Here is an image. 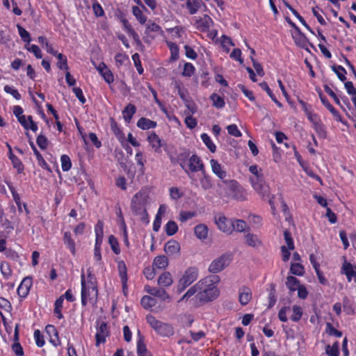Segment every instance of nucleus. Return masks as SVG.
I'll use <instances>...</instances> for the list:
<instances>
[{"instance_id": "f8f14e48", "label": "nucleus", "mask_w": 356, "mask_h": 356, "mask_svg": "<svg viewBox=\"0 0 356 356\" xmlns=\"http://www.w3.org/2000/svg\"><path fill=\"white\" fill-rule=\"evenodd\" d=\"M108 335V326L106 323L102 322L97 328V333L95 334L96 345L99 346L100 343H104Z\"/></svg>"}, {"instance_id": "2f4dec72", "label": "nucleus", "mask_w": 356, "mask_h": 356, "mask_svg": "<svg viewBox=\"0 0 356 356\" xmlns=\"http://www.w3.org/2000/svg\"><path fill=\"white\" fill-rule=\"evenodd\" d=\"M245 243L250 247L257 248L261 245V241L257 235L253 234H247L245 235Z\"/></svg>"}, {"instance_id": "4d7b16f0", "label": "nucleus", "mask_w": 356, "mask_h": 356, "mask_svg": "<svg viewBox=\"0 0 356 356\" xmlns=\"http://www.w3.org/2000/svg\"><path fill=\"white\" fill-rule=\"evenodd\" d=\"M168 47L171 51V57L174 60H177L179 58V48L178 46L172 42H168Z\"/></svg>"}, {"instance_id": "e2e57ef3", "label": "nucleus", "mask_w": 356, "mask_h": 356, "mask_svg": "<svg viewBox=\"0 0 356 356\" xmlns=\"http://www.w3.org/2000/svg\"><path fill=\"white\" fill-rule=\"evenodd\" d=\"M33 335L37 346L38 347H42L44 345L45 342L40 331L39 330H35Z\"/></svg>"}, {"instance_id": "4468645a", "label": "nucleus", "mask_w": 356, "mask_h": 356, "mask_svg": "<svg viewBox=\"0 0 356 356\" xmlns=\"http://www.w3.org/2000/svg\"><path fill=\"white\" fill-rule=\"evenodd\" d=\"M32 286V280L30 277L23 279L17 288V293L22 298H25L29 294V290Z\"/></svg>"}, {"instance_id": "ea45409f", "label": "nucleus", "mask_w": 356, "mask_h": 356, "mask_svg": "<svg viewBox=\"0 0 356 356\" xmlns=\"http://www.w3.org/2000/svg\"><path fill=\"white\" fill-rule=\"evenodd\" d=\"M31 146L34 152V154L35 155V156L37 158L39 165L44 169H47L48 165H47V162L43 159L42 156L40 154V153L36 149L35 146L34 145V144L33 143H31Z\"/></svg>"}, {"instance_id": "0eeeda50", "label": "nucleus", "mask_w": 356, "mask_h": 356, "mask_svg": "<svg viewBox=\"0 0 356 356\" xmlns=\"http://www.w3.org/2000/svg\"><path fill=\"white\" fill-rule=\"evenodd\" d=\"M231 260L232 255L230 254H223L212 261L209 266V271L212 273H219L229 265Z\"/></svg>"}, {"instance_id": "f704fd0d", "label": "nucleus", "mask_w": 356, "mask_h": 356, "mask_svg": "<svg viewBox=\"0 0 356 356\" xmlns=\"http://www.w3.org/2000/svg\"><path fill=\"white\" fill-rule=\"evenodd\" d=\"M202 177L200 178L202 188L204 190H208L212 188L213 184L209 175L206 173L205 170L202 171Z\"/></svg>"}, {"instance_id": "f257e3e1", "label": "nucleus", "mask_w": 356, "mask_h": 356, "mask_svg": "<svg viewBox=\"0 0 356 356\" xmlns=\"http://www.w3.org/2000/svg\"><path fill=\"white\" fill-rule=\"evenodd\" d=\"M216 193L221 197H230L237 200H244L245 196L243 188L233 179H225L217 183Z\"/></svg>"}, {"instance_id": "c03bdc74", "label": "nucleus", "mask_w": 356, "mask_h": 356, "mask_svg": "<svg viewBox=\"0 0 356 356\" xmlns=\"http://www.w3.org/2000/svg\"><path fill=\"white\" fill-rule=\"evenodd\" d=\"M211 99L212 100L213 105L215 107L218 108H222L225 106V103L223 98L218 95L217 94H212L211 95Z\"/></svg>"}, {"instance_id": "79ce46f5", "label": "nucleus", "mask_w": 356, "mask_h": 356, "mask_svg": "<svg viewBox=\"0 0 356 356\" xmlns=\"http://www.w3.org/2000/svg\"><path fill=\"white\" fill-rule=\"evenodd\" d=\"M165 232L168 236H172L177 233L178 226L175 221L170 220L165 227Z\"/></svg>"}, {"instance_id": "5fc2aeb1", "label": "nucleus", "mask_w": 356, "mask_h": 356, "mask_svg": "<svg viewBox=\"0 0 356 356\" xmlns=\"http://www.w3.org/2000/svg\"><path fill=\"white\" fill-rule=\"evenodd\" d=\"M314 128L320 137L325 138L326 136V131L322 123L318 121L314 122Z\"/></svg>"}, {"instance_id": "0e129e2a", "label": "nucleus", "mask_w": 356, "mask_h": 356, "mask_svg": "<svg viewBox=\"0 0 356 356\" xmlns=\"http://www.w3.org/2000/svg\"><path fill=\"white\" fill-rule=\"evenodd\" d=\"M291 311L290 307H284L278 312V318L282 322H286L287 313Z\"/></svg>"}, {"instance_id": "2eb2a0df", "label": "nucleus", "mask_w": 356, "mask_h": 356, "mask_svg": "<svg viewBox=\"0 0 356 356\" xmlns=\"http://www.w3.org/2000/svg\"><path fill=\"white\" fill-rule=\"evenodd\" d=\"M97 69L106 83L110 84L113 82V81H114L113 75L111 71L108 68V67L104 63H101L99 65V66L97 67Z\"/></svg>"}, {"instance_id": "6ab92c4d", "label": "nucleus", "mask_w": 356, "mask_h": 356, "mask_svg": "<svg viewBox=\"0 0 356 356\" xmlns=\"http://www.w3.org/2000/svg\"><path fill=\"white\" fill-rule=\"evenodd\" d=\"M341 273L346 275L348 282L353 280L356 283V270L351 264L345 262L342 266Z\"/></svg>"}, {"instance_id": "7ed1b4c3", "label": "nucleus", "mask_w": 356, "mask_h": 356, "mask_svg": "<svg viewBox=\"0 0 356 356\" xmlns=\"http://www.w3.org/2000/svg\"><path fill=\"white\" fill-rule=\"evenodd\" d=\"M198 277V270L195 267H190L187 268L180 280H179L177 291L181 293L184 290L194 282Z\"/></svg>"}, {"instance_id": "8fccbe9b", "label": "nucleus", "mask_w": 356, "mask_h": 356, "mask_svg": "<svg viewBox=\"0 0 356 356\" xmlns=\"http://www.w3.org/2000/svg\"><path fill=\"white\" fill-rule=\"evenodd\" d=\"M17 28L22 40L25 42L29 43L31 40L29 33L19 24L17 25Z\"/></svg>"}, {"instance_id": "423d86ee", "label": "nucleus", "mask_w": 356, "mask_h": 356, "mask_svg": "<svg viewBox=\"0 0 356 356\" xmlns=\"http://www.w3.org/2000/svg\"><path fill=\"white\" fill-rule=\"evenodd\" d=\"M148 197V192L145 189H142L136 193L131 200V207L132 211L134 213H144Z\"/></svg>"}, {"instance_id": "c756f323", "label": "nucleus", "mask_w": 356, "mask_h": 356, "mask_svg": "<svg viewBox=\"0 0 356 356\" xmlns=\"http://www.w3.org/2000/svg\"><path fill=\"white\" fill-rule=\"evenodd\" d=\"M118 268L123 287L124 288L127 282V270L125 263L123 261H120L118 263Z\"/></svg>"}, {"instance_id": "338daca9", "label": "nucleus", "mask_w": 356, "mask_h": 356, "mask_svg": "<svg viewBox=\"0 0 356 356\" xmlns=\"http://www.w3.org/2000/svg\"><path fill=\"white\" fill-rule=\"evenodd\" d=\"M4 91L6 93L10 94L16 99H21V95L19 93V92L11 86H9L8 85L5 86Z\"/></svg>"}, {"instance_id": "680f3d73", "label": "nucleus", "mask_w": 356, "mask_h": 356, "mask_svg": "<svg viewBox=\"0 0 356 356\" xmlns=\"http://www.w3.org/2000/svg\"><path fill=\"white\" fill-rule=\"evenodd\" d=\"M284 240L287 244L288 249L290 250H293L295 247H294L293 238L291 236V233L289 232V231L285 230L284 232Z\"/></svg>"}, {"instance_id": "bf43d9fd", "label": "nucleus", "mask_w": 356, "mask_h": 356, "mask_svg": "<svg viewBox=\"0 0 356 356\" xmlns=\"http://www.w3.org/2000/svg\"><path fill=\"white\" fill-rule=\"evenodd\" d=\"M326 353L330 356H339V345L336 342L333 346L326 347Z\"/></svg>"}, {"instance_id": "603ef678", "label": "nucleus", "mask_w": 356, "mask_h": 356, "mask_svg": "<svg viewBox=\"0 0 356 356\" xmlns=\"http://www.w3.org/2000/svg\"><path fill=\"white\" fill-rule=\"evenodd\" d=\"M108 243L111 247L112 250L114 252V253H115L116 254H120V249L119 248V243H118L117 238L114 236L111 235L109 236Z\"/></svg>"}, {"instance_id": "9d476101", "label": "nucleus", "mask_w": 356, "mask_h": 356, "mask_svg": "<svg viewBox=\"0 0 356 356\" xmlns=\"http://www.w3.org/2000/svg\"><path fill=\"white\" fill-rule=\"evenodd\" d=\"M252 186L254 189L262 197L269 196V188L265 184L261 177H254L250 178Z\"/></svg>"}, {"instance_id": "58836bf2", "label": "nucleus", "mask_w": 356, "mask_h": 356, "mask_svg": "<svg viewBox=\"0 0 356 356\" xmlns=\"http://www.w3.org/2000/svg\"><path fill=\"white\" fill-rule=\"evenodd\" d=\"M260 87L265 90L267 94L269 95V97L271 98V99L279 106L282 107V104L277 99L270 88L268 87L266 82H261L259 83Z\"/></svg>"}, {"instance_id": "412c9836", "label": "nucleus", "mask_w": 356, "mask_h": 356, "mask_svg": "<svg viewBox=\"0 0 356 356\" xmlns=\"http://www.w3.org/2000/svg\"><path fill=\"white\" fill-rule=\"evenodd\" d=\"M164 251L168 255H175L179 252L180 245L177 241L170 240L165 244Z\"/></svg>"}, {"instance_id": "473e14b6", "label": "nucleus", "mask_w": 356, "mask_h": 356, "mask_svg": "<svg viewBox=\"0 0 356 356\" xmlns=\"http://www.w3.org/2000/svg\"><path fill=\"white\" fill-rule=\"evenodd\" d=\"M195 234L200 240L205 239L208 235V228L205 225L200 224L195 227Z\"/></svg>"}, {"instance_id": "39448f33", "label": "nucleus", "mask_w": 356, "mask_h": 356, "mask_svg": "<svg viewBox=\"0 0 356 356\" xmlns=\"http://www.w3.org/2000/svg\"><path fill=\"white\" fill-rule=\"evenodd\" d=\"M81 304L86 306L88 300L96 298L97 296V289L92 282L86 284L84 273L81 274Z\"/></svg>"}, {"instance_id": "393cba45", "label": "nucleus", "mask_w": 356, "mask_h": 356, "mask_svg": "<svg viewBox=\"0 0 356 356\" xmlns=\"http://www.w3.org/2000/svg\"><path fill=\"white\" fill-rule=\"evenodd\" d=\"M151 32L156 33L161 35H163L162 28L152 20H149L146 24L145 33L149 34Z\"/></svg>"}, {"instance_id": "49530a36", "label": "nucleus", "mask_w": 356, "mask_h": 356, "mask_svg": "<svg viewBox=\"0 0 356 356\" xmlns=\"http://www.w3.org/2000/svg\"><path fill=\"white\" fill-rule=\"evenodd\" d=\"M332 70L336 73L338 78L344 81L346 79L345 74H346V70L341 65H332Z\"/></svg>"}, {"instance_id": "5701e85b", "label": "nucleus", "mask_w": 356, "mask_h": 356, "mask_svg": "<svg viewBox=\"0 0 356 356\" xmlns=\"http://www.w3.org/2000/svg\"><path fill=\"white\" fill-rule=\"evenodd\" d=\"M157 283L159 286L168 287L173 283L172 275L169 272H164L158 278Z\"/></svg>"}, {"instance_id": "20e7f679", "label": "nucleus", "mask_w": 356, "mask_h": 356, "mask_svg": "<svg viewBox=\"0 0 356 356\" xmlns=\"http://www.w3.org/2000/svg\"><path fill=\"white\" fill-rule=\"evenodd\" d=\"M146 318L150 326L161 336L170 337L174 334L171 325L159 321L152 315L147 316Z\"/></svg>"}, {"instance_id": "1a4fd4ad", "label": "nucleus", "mask_w": 356, "mask_h": 356, "mask_svg": "<svg viewBox=\"0 0 356 356\" xmlns=\"http://www.w3.org/2000/svg\"><path fill=\"white\" fill-rule=\"evenodd\" d=\"M187 170L188 172L186 173L190 178H192V176L191 175V172H196L198 171L202 172L204 170L203 163L200 158L196 154H193L189 158L188 163H187Z\"/></svg>"}, {"instance_id": "b1692460", "label": "nucleus", "mask_w": 356, "mask_h": 356, "mask_svg": "<svg viewBox=\"0 0 356 356\" xmlns=\"http://www.w3.org/2000/svg\"><path fill=\"white\" fill-rule=\"evenodd\" d=\"M147 140L155 152H159L160 150L161 147V140L154 132L149 135Z\"/></svg>"}, {"instance_id": "de8ad7c7", "label": "nucleus", "mask_w": 356, "mask_h": 356, "mask_svg": "<svg viewBox=\"0 0 356 356\" xmlns=\"http://www.w3.org/2000/svg\"><path fill=\"white\" fill-rule=\"evenodd\" d=\"M247 223L243 220H233V231L236 230L238 232H242L245 230Z\"/></svg>"}, {"instance_id": "37998d69", "label": "nucleus", "mask_w": 356, "mask_h": 356, "mask_svg": "<svg viewBox=\"0 0 356 356\" xmlns=\"http://www.w3.org/2000/svg\"><path fill=\"white\" fill-rule=\"evenodd\" d=\"M201 139L211 152L213 153L216 152V147L207 134H202L201 135Z\"/></svg>"}, {"instance_id": "a878e982", "label": "nucleus", "mask_w": 356, "mask_h": 356, "mask_svg": "<svg viewBox=\"0 0 356 356\" xmlns=\"http://www.w3.org/2000/svg\"><path fill=\"white\" fill-rule=\"evenodd\" d=\"M168 265V258L164 255L156 257L152 264V266L157 269H165Z\"/></svg>"}, {"instance_id": "774afa93", "label": "nucleus", "mask_w": 356, "mask_h": 356, "mask_svg": "<svg viewBox=\"0 0 356 356\" xmlns=\"http://www.w3.org/2000/svg\"><path fill=\"white\" fill-rule=\"evenodd\" d=\"M36 143L42 149H45L48 146V140L47 138L42 134L37 137Z\"/></svg>"}, {"instance_id": "864d4df0", "label": "nucleus", "mask_w": 356, "mask_h": 356, "mask_svg": "<svg viewBox=\"0 0 356 356\" xmlns=\"http://www.w3.org/2000/svg\"><path fill=\"white\" fill-rule=\"evenodd\" d=\"M57 58L58 62L57 63V66L60 70H68V66L67 63V58L62 54H58Z\"/></svg>"}, {"instance_id": "3c124183", "label": "nucleus", "mask_w": 356, "mask_h": 356, "mask_svg": "<svg viewBox=\"0 0 356 356\" xmlns=\"http://www.w3.org/2000/svg\"><path fill=\"white\" fill-rule=\"evenodd\" d=\"M0 269L3 276L6 279H8L12 274V270L10 269L9 264L6 261L1 262Z\"/></svg>"}, {"instance_id": "4c0bfd02", "label": "nucleus", "mask_w": 356, "mask_h": 356, "mask_svg": "<svg viewBox=\"0 0 356 356\" xmlns=\"http://www.w3.org/2000/svg\"><path fill=\"white\" fill-rule=\"evenodd\" d=\"M122 24L124 28V30L127 31V33L131 35L134 40L139 41V36L137 34V33L134 31V29L132 28L131 25L129 23L128 20L124 19L122 20Z\"/></svg>"}, {"instance_id": "c9c22d12", "label": "nucleus", "mask_w": 356, "mask_h": 356, "mask_svg": "<svg viewBox=\"0 0 356 356\" xmlns=\"http://www.w3.org/2000/svg\"><path fill=\"white\" fill-rule=\"evenodd\" d=\"M201 284L196 283L194 286H191L186 293L182 296V298L179 300V302L187 300L191 296L196 295L199 293V286Z\"/></svg>"}, {"instance_id": "7c9ffc66", "label": "nucleus", "mask_w": 356, "mask_h": 356, "mask_svg": "<svg viewBox=\"0 0 356 356\" xmlns=\"http://www.w3.org/2000/svg\"><path fill=\"white\" fill-rule=\"evenodd\" d=\"M137 126L139 128L145 130L156 127V122L145 118H141L138 120Z\"/></svg>"}, {"instance_id": "6e6552de", "label": "nucleus", "mask_w": 356, "mask_h": 356, "mask_svg": "<svg viewBox=\"0 0 356 356\" xmlns=\"http://www.w3.org/2000/svg\"><path fill=\"white\" fill-rule=\"evenodd\" d=\"M214 220L220 230L228 234L233 232V220L227 218L222 213H217Z\"/></svg>"}, {"instance_id": "dca6fc26", "label": "nucleus", "mask_w": 356, "mask_h": 356, "mask_svg": "<svg viewBox=\"0 0 356 356\" xmlns=\"http://www.w3.org/2000/svg\"><path fill=\"white\" fill-rule=\"evenodd\" d=\"M137 341V354L138 356H152L151 353L147 349L144 341V337L140 334V331L138 332Z\"/></svg>"}, {"instance_id": "72a5a7b5", "label": "nucleus", "mask_w": 356, "mask_h": 356, "mask_svg": "<svg viewBox=\"0 0 356 356\" xmlns=\"http://www.w3.org/2000/svg\"><path fill=\"white\" fill-rule=\"evenodd\" d=\"M299 280L293 276H288L286 277V286L291 292H294L300 286Z\"/></svg>"}, {"instance_id": "9b49d317", "label": "nucleus", "mask_w": 356, "mask_h": 356, "mask_svg": "<svg viewBox=\"0 0 356 356\" xmlns=\"http://www.w3.org/2000/svg\"><path fill=\"white\" fill-rule=\"evenodd\" d=\"M145 291L151 296L158 297L161 298L162 300H166L168 302H170L171 300L170 296L168 294L165 289L151 287L149 286H145Z\"/></svg>"}, {"instance_id": "13d9d810", "label": "nucleus", "mask_w": 356, "mask_h": 356, "mask_svg": "<svg viewBox=\"0 0 356 356\" xmlns=\"http://www.w3.org/2000/svg\"><path fill=\"white\" fill-rule=\"evenodd\" d=\"M111 130L113 131V134L118 137V138H122L123 133L118 127L117 122L113 119H111Z\"/></svg>"}, {"instance_id": "69168bd1", "label": "nucleus", "mask_w": 356, "mask_h": 356, "mask_svg": "<svg viewBox=\"0 0 356 356\" xmlns=\"http://www.w3.org/2000/svg\"><path fill=\"white\" fill-rule=\"evenodd\" d=\"M195 71V67L193 64L186 63L184 65L182 74L185 76H191Z\"/></svg>"}, {"instance_id": "c85d7f7f", "label": "nucleus", "mask_w": 356, "mask_h": 356, "mask_svg": "<svg viewBox=\"0 0 356 356\" xmlns=\"http://www.w3.org/2000/svg\"><path fill=\"white\" fill-rule=\"evenodd\" d=\"M133 15L140 24H145L147 17L143 14V10L138 6H134L131 8Z\"/></svg>"}, {"instance_id": "ddd939ff", "label": "nucleus", "mask_w": 356, "mask_h": 356, "mask_svg": "<svg viewBox=\"0 0 356 356\" xmlns=\"http://www.w3.org/2000/svg\"><path fill=\"white\" fill-rule=\"evenodd\" d=\"M212 172L220 179L225 180L227 177V172L224 170L223 167L215 159L210 161Z\"/></svg>"}, {"instance_id": "09e8293b", "label": "nucleus", "mask_w": 356, "mask_h": 356, "mask_svg": "<svg viewBox=\"0 0 356 356\" xmlns=\"http://www.w3.org/2000/svg\"><path fill=\"white\" fill-rule=\"evenodd\" d=\"M61 168L64 172L70 170L72 167V163L70 157L67 155L63 154L60 158Z\"/></svg>"}, {"instance_id": "052dcab7", "label": "nucleus", "mask_w": 356, "mask_h": 356, "mask_svg": "<svg viewBox=\"0 0 356 356\" xmlns=\"http://www.w3.org/2000/svg\"><path fill=\"white\" fill-rule=\"evenodd\" d=\"M326 332L329 335H334L337 337L342 336V332L336 330L330 323H326Z\"/></svg>"}, {"instance_id": "cd10ccee", "label": "nucleus", "mask_w": 356, "mask_h": 356, "mask_svg": "<svg viewBox=\"0 0 356 356\" xmlns=\"http://www.w3.org/2000/svg\"><path fill=\"white\" fill-rule=\"evenodd\" d=\"M63 242L64 244L67 246V248L70 250L71 253L73 255H75L76 254V247H75V243L74 241L71 237L70 232H65L64 236H63Z\"/></svg>"}, {"instance_id": "aec40b11", "label": "nucleus", "mask_w": 356, "mask_h": 356, "mask_svg": "<svg viewBox=\"0 0 356 356\" xmlns=\"http://www.w3.org/2000/svg\"><path fill=\"white\" fill-rule=\"evenodd\" d=\"M196 28L202 32L207 31L211 24L213 21L210 17L205 15L203 17L196 21Z\"/></svg>"}, {"instance_id": "4be33fe9", "label": "nucleus", "mask_w": 356, "mask_h": 356, "mask_svg": "<svg viewBox=\"0 0 356 356\" xmlns=\"http://www.w3.org/2000/svg\"><path fill=\"white\" fill-rule=\"evenodd\" d=\"M190 157V153L188 151L180 152L177 157V163L181 167L185 172H188L187 163H188Z\"/></svg>"}, {"instance_id": "f3484780", "label": "nucleus", "mask_w": 356, "mask_h": 356, "mask_svg": "<svg viewBox=\"0 0 356 356\" xmlns=\"http://www.w3.org/2000/svg\"><path fill=\"white\" fill-rule=\"evenodd\" d=\"M293 38L295 41V43L298 46L302 49H305L307 51H309V41L306 36L300 31V30L296 31V34L293 35Z\"/></svg>"}, {"instance_id": "a18cd8bd", "label": "nucleus", "mask_w": 356, "mask_h": 356, "mask_svg": "<svg viewBox=\"0 0 356 356\" xmlns=\"http://www.w3.org/2000/svg\"><path fill=\"white\" fill-rule=\"evenodd\" d=\"M293 314L291 316V319L294 322H298L302 317V309L298 305H293L292 307Z\"/></svg>"}, {"instance_id": "6e6d98bb", "label": "nucleus", "mask_w": 356, "mask_h": 356, "mask_svg": "<svg viewBox=\"0 0 356 356\" xmlns=\"http://www.w3.org/2000/svg\"><path fill=\"white\" fill-rule=\"evenodd\" d=\"M187 8L191 15L195 14L199 8V2L197 0H188L186 3Z\"/></svg>"}, {"instance_id": "e433bc0d", "label": "nucleus", "mask_w": 356, "mask_h": 356, "mask_svg": "<svg viewBox=\"0 0 356 356\" xmlns=\"http://www.w3.org/2000/svg\"><path fill=\"white\" fill-rule=\"evenodd\" d=\"M141 305L145 309H149L156 304V300L155 298L149 296H144L140 301Z\"/></svg>"}, {"instance_id": "bb28decb", "label": "nucleus", "mask_w": 356, "mask_h": 356, "mask_svg": "<svg viewBox=\"0 0 356 356\" xmlns=\"http://www.w3.org/2000/svg\"><path fill=\"white\" fill-rule=\"evenodd\" d=\"M136 111V106L131 104H128L122 111L123 118L125 122L129 123L132 119L133 115Z\"/></svg>"}, {"instance_id": "f03ea898", "label": "nucleus", "mask_w": 356, "mask_h": 356, "mask_svg": "<svg viewBox=\"0 0 356 356\" xmlns=\"http://www.w3.org/2000/svg\"><path fill=\"white\" fill-rule=\"evenodd\" d=\"M199 293L195 296L194 300L197 303H204L216 298L219 295L216 285L209 278L198 282Z\"/></svg>"}, {"instance_id": "a19ab883", "label": "nucleus", "mask_w": 356, "mask_h": 356, "mask_svg": "<svg viewBox=\"0 0 356 356\" xmlns=\"http://www.w3.org/2000/svg\"><path fill=\"white\" fill-rule=\"evenodd\" d=\"M290 272L293 275L302 276L305 273V269L302 265L298 263H292L290 268Z\"/></svg>"}, {"instance_id": "a211bd4d", "label": "nucleus", "mask_w": 356, "mask_h": 356, "mask_svg": "<svg viewBox=\"0 0 356 356\" xmlns=\"http://www.w3.org/2000/svg\"><path fill=\"white\" fill-rule=\"evenodd\" d=\"M252 299V291L250 288L243 286L239 289V302L242 305H248Z\"/></svg>"}]
</instances>
